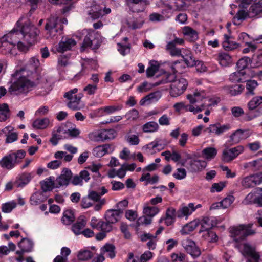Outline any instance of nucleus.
I'll use <instances>...</instances> for the list:
<instances>
[{"instance_id": "nucleus-34", "label": "nucleus", "mask_w": 262, "mask_h": 262, "mask_svg": "<svg viewBox=\"0 0 262 262\" xmlns=\"http://www.w3.org/2000/svg\"><path fill=\"white\" fill-rule=\"evenodd\" d=\"M161 97V93L160 91H156L153 93H151L143 97L140 100V104L141 105H143L147 101H158Z\"/></svg>"}, {"instance_id": "nucleus-8", "label": "nucleus", "mask_w": 262, "mask_h": 262, "mask_svg": "<svg viewBox=\"0 0 262 262\" xmlns=\"http://www.w3.org/2000/svg\"><path fill=\"white\" fill-rule=\"evenodd\" d=\"M187 85L188 82L185 78L175 79L171 84V96L174 97L180 96L186 90Z\"/></svg>"}, {"instance_id": "nucleus-14", "label": "nucleus", "mask_w": 262, "mask_h": 262, "mask_svg": "<svg viewBox=\"0 0 262 262\" xmlns=\"http://www.w3.org/2000/svg\"><path fill=\"white\" fill-rule=\"evenodd\" d=\"M206 166L205 161L191 159L187 164L186 168L192 172H196L202 170Z\"/></svg>"}, {"instance_id": "nucleus-42", "label": "nucleus", "mask_w": 262, "mask_h": 262, "mask_svg": "<svg viewBox=\"0 0 262 262\" xmlns=\"http://www.w3.org/2000/svg\"><path fill=\"white\" fill-rule=\"evenodd\" d=\"M217 60L220 65L223 67H227L232 62L231 56L229 54L225 53L219 54Z\"/></svg>"}, {"instance_id": "nucleus-37", "label": "nucleus", "mask_w": 262, "mask_h": 262, "mask_svg": "<svg viewBox=\"0 0 262 262\" xmlns=\"http://www.w3.org/2000/svg\"><path fill=\"white\" fill-rule=\"evenodd\" d=\"M82 95L79 94L78 95H75L73 99L70 100L67 104V106L69 108L76 110L80 108L79 103L80 102Z\"/></svg>"}, {"instance_id": "nucleus-31", "label": "nucleus", "mask_w": 262, "mask_h": 262, "mask_svg": "<svg viewBox=\"0 0 262 262\" xmlns=\"http://www.w3.org/2000/svg\"><path fill=\"white\" fill-rule=\"evenodd\" d=\"M196 209L193 203H189L188 206L182 207L178 211L177 216L178 217H182L184 216L190 215Z\"/></svg>"}, {"instance_id": "nucleus-33", "label": "nucleus", "mask_w": 262, "mask_h": 262, "mask_svg": "<svg viewBox=\"0 0 262 262\" xmlns=\"http://www.w3.org/2000/svg\"><path fill=\"white\" fill-rule=\"evenodd\" d=\"M111 146L109 144L99 145L95 147L93 150V154L97 157H102L108 152Z\"/></svg>"}, {"instance_id": "nucleus-58", "label": "nucleus", "mask_w": 262, "mask_h": 262, "mask_svg": "<svg viewBox=\"0 0 262 262\" xmlns=\"http://www.w3.org/2000/svg\"><path fill=\"white\" fill-rule=\"evenodd\" d=\"M262 115V107H259L256 110H249L246 113V120L250 121L252 119L260 116Z\"/></svg>"}, {"instance_id": "nucleus-24", "label": "nucleus", "mask_w": 262, "mask_h": 262, "mask_svg": "<svg viewBox=\"0 0 262 262\" xmlns=\"http://www.w3.org/2000/svg\"><path fill=\"white\" fill-rule=\"evenodd\" d=\"M14 45L4 35L0 39V49L4 53H11Z\"/></svg>"}, {"instance_id": "nucleus-55", "label": "nucleus", "mask_w": 262, "mask_h": 262, "mask_svg": "<svg viewBox=\"0 0 262 262\" xmlns=\"http://www.w3.org/2000/svg\"><path fill=\"white\" fill-rule=\"evenodd\" d=\"M62 222L65 225H70L74 220V216L73 213L71 210H67L63 213L62 217Z\"/></svg>"}, {"instance_id": "nucleus-25", "label": "nucleus", "mask_w": 262, "mask_h": 262, "mask_svg": "<svg viewBox=\"0 0 262 262\" xmlns=\"http://www.w3.org/2000/svg\"><path fill=\"white\" fill-rule=\"evenodd\" d=\"M41 189L43 192L51 191L55 187V179L53 177H50L40 182Z\"/></svg>"}, {"instance_id": "nucleus-19", "label": "nucleus", "mask_w": 262, "mask_h": 262, "mask_svg": "<svg viewBox=\"0 0 262 262\" xmlns=\"http://www.w3.org/2000/svg\"><path fill=\"white\" fill-rule=\"evenodd\" d=\"M5 36L14 47L17 45L20 47V45H23V42L20 41V37L22 36L21 30L20 31L13 30Z\"/></svg>"}, {"instance_id": "nucleus-28", "label": "nucleus", "mask_w": 262, "mask_h": 262, "mask_svg": "<svg viewBox=\"0 0 262 262\" xmlns=\"http://www.w3.org/2000/svg\"><path fill=\"white\" fill-rule=\"evenodd\" d=\"M187 98L189 100L191 103H195L199 101H202L203 99L205 101L203 103H205L206 99L205 98V94L204 91L198 92L196 91L194 93L193 95H188ZM206 106L210 105V104H206Z\"/></svg>"}, {"instance_id": "nucleus-1", "label": "nucleus", "mask_w": 262, "mask_h": 262, "mask_svg": "<svg viewBox=\"0 0 262 262\" xmlns=\"http://www.w3.org/2000/svg\"><path fill=\"white\" fill-rule=\"evenodd\" d=\"M35 78L29 79L28 81L25 79L17 80L9 88L8 92L11 94L19 95L26 94L31 89L37 86L40 95L48 94L52 89L51 78L47 75L35 76Z\"/></svg>"}, {"instance_id": "nucleus-52", "label": "nucleus", "mask_w": 262, "mask_h": 262, "mask_svg": "<svg viewBox=\"0 0 262 262\" xmlns=\"http://www.w3.org/2000/svg\"><path fill=\"white\" fill-rule=\"evenodd\" d=\"M45 199L41 192H36L31 196L30 201L32 205L36 206L43 202Z\"/></svg>"}, {"instance_id": "nucleus-12", "label": "nucleus", "mask_w": 262, "mask_h": 262, "mask_svg": "<svg viewBox=\"0 0 262 262\" xmlns=\"http://www.w3.org/2000/svg\"><path fill=\"white\" fill-rule=\"evenodd\" d=\"M72 177V173L71 171L68 168H64L61 174L55 180V187L60 188L68 186Z\"/></svg>"}, {"instance_id": "nucleus-5", "label": "nucleus", "mask_w": 262, "mask_h": 262, "mask_svg": "<svg viewBox=\"0 0 262 262\" xmlns=\"http://www.w3.org/2000/svg\"><path fill=\"white\" fill-rule=\"evenodd\" d=\"M59 17L56 15H52L47 20L45 29L47 34L51 38L55 36L57 33H60L63 27L60 24Z\"/></svg>"}, {"instance_id": "nucleus-64", "label": "nucleus", "mask_w": 262, "mask_h": 262, "mask_svg": "<svg viewBox=\"0 0 262 262\" xmlns=\"http://www.w3.org/2000/svg\"><path fill=\"white\" fill-rule=\"evenodd\" d=\"M157 86L155 83H150L144 81L137 88V91L139 93H145L150 90L153 87Z\"/></svg>"}, {"instance_id": "nucleus-13", "label": "nucleus", "mask_w": 262, "mask_h": 262, "mask_svg": "<svg viewBox=\"0 0 262 262\" xmlns=\"http://www.w3.org/2000/svg\"><path fill=\"white\" fill-rule=\"evenodd\" d=\"M250 136V134L248 131L241 129H237L230 136V139L228 141L229 144L230 145L237 144L241 140L247 138Z\"/></svg>"}, {"instance_id": "nucleus-62", "label": "nucleus", "mask_w": 262, "mask_h": 262, "mask_svg": "<svg viewBox=\"0 0 262 262\" xmlns=\"http://www.w3.org/2000/svg\"><path fill=\"white\" fill-rule=\"evenodd\" d=\"M183 33L184 35L190 37L192 41L195 40L198 38V33L196 31L190 27H185L183 29Z\"/></svg>"}, {"instance_id": "nucleus-51", "label": "nucleus", "mask_w": 262, "mask_h": 262, "mask_svg": "<svg viewBox=\"0 0 262 262\" xmlns=\"http://www.w3.org/2000/svg\"><path fill=\"white\" fill-rule=\"evenodd\" d=\"M202 154L205 159L210 160L215 157L217 150L213 147H207L202 150Z\"/></svg>"}, {"instance_id": "nucleus-16", "label": "nucleus", "mask_w": 262, "mask_h": 262, "mask_svg": "<svg viewBox=\"0 0 262 262\" xmlns=\"http://www.w3.org/2000/svg\"><path fill=\"white\" fill-rule=\"evenodd\" d=\"M153 253L149 251H145L140 257H135L133 253H129L128 255L127 262H148L152 259Z\"/></svg>"}, {"instance_id": "nucleus-21", "label": "nucleus", "mask_w": 262, "mask_h": 262, "mask_svg": "<svg viewBox=\"0 0 262 262\" xmlns=\"http://www.w3.org/2000/svg\"><path fill=\"white\" fill-rule=\"evenodd\" d=\"M76 45V41L72 38H62L59 43L57 50L59 52H64L70 50Z\"/></svg>"}, {"instance_id": "nucleus-59", "label": "nucleus", "mask_w": 262, "mask_h": 262, "mask_svg": "<svg viewBox=\"0 0 262 262\" xmlns=\"http://www.w3.org/2000/svg\"><path fill=\"white\" fill-rule=\"evenodd\" d=\"M258 83L256 81L254 80H248L246 82V88L247 92L246 93L247 95L254 94V90L257 86Z\"/></svg>"}, {"instance_id": "nucleus-45", "label": "nucleus", "mask_w": 262, "mask_h": 262, "mask_svg": "<svg viewBox=\"0 0 262 262\" xmlns=\"http://www.w3.org/2000/svg\"><path fill=\"white\" fill-rule=\"evenodd\" d=\"M150 66L146 70V76L147 77H152L158 71L159 64L157 61L151 60L149 62Z\"/></svg>"}, {"instance_id": "nucleus-53", "label": "nucleus", "mask_w": 262, "mask_h": 262, "mask_svg": "<svg viewBox=\"0 0 262 262\" xmlns=\"http://www.w3.org/2000/svg\"><path fill=\"white\" fill-rule=\"evenodd\" d=\"M262 103V96H256L252 99L248 103L249 110H254Z\"/></svg>"}, {"instance_id": "nucleus-43", "label": "nucleus", "mask_w": 262, "mask_h": 262, "mask_svg": "<svg viewBox=\"0 0 262 262\" xmlns=\"http://www.w3.org/2000/svg\"><path fill=\"white\" fill-rule=\"evenodd\" d=\"M159 128L158 124L155 121L147 122L142 126L143 131L145 133L157 132Z\"/></svg>"}, {"instance_id": "nucleus-11", "label": "nucleus", "mask_w": 262, "mask_h": 262, "mask_svg": "<svg viewBox=\"0 0 262 262\" xmlns=\"http://www.w3.org/2000/svg\"><path fill=\"white\" fill-rule=\"evenodd\" d=\"M181 244L187 252L192 257H197L200 255L201 251L193 241L189 238L184 239L182 241Z\"/></svg>"}, {"instance_id": "nucleus-35", "label": "nucleus", "mask_w": 262, "mask_h": 262, "mask_svg": "<svg viewBox=\"0 0 262 262\" xmlns=\"http://www.w3.org/2000/svg\"><path fill=\"white\" fill-rule=\"evenodd\" d=\"M176 78V76L173 73H165L162 75V78L160 80L155 83V85L158 86L160 84L170 82L172 83Z\"/></svg>"}, {"instance_id": "nucleus-40", "label": "nucleus", "mask_w": 262, "mask_h": 262, "mask_svg": "<svg viewBox=\"0 0 262 262\" xmlns=\"http://www.w3.org/2000/svg\"><path fill=\"white\" fill-rule=\"evenodd\" d=\"M199 224V221L198 220H194L185 225L181 232L182 234H188L189 232L193 231Z\"/></svg>"}, {"instance_id": "nucleus-60", "label": "nucleus", "mask_w": 262, "mask_h": 262, "mask_svg": "<svg viewBox=\"0 0 262 262\" xmlns=\"http://www.w3.org/2000/svg\"><path fill=\"white\" fill-rule=\"evenodd\" d=\"M251 61V59L248 57L245 56L241 58L236 63L238 70L243 71V70L247 67Z\"/></svg>"}, {"instance_id": "nucleus-61", "label": "nucleus", "mask_w": 262, "mask_h": 262, "mask_svg": "<svg viewBox=\"0 0 262 262\" xmlns=\"http://www.w3.org/2000/svg\"><path fill=\"white\" fill-rule=\"evenodd\" d=\"M159 211V209L155 206H145L143 209V213L145 215L152 218Z\"/></svg>"}, {"instance_id": "nucleus-15", "label": "nucleus", "mask_w": 262, "mask_h": 262, "mask_svg": "<svg viewBox=\"0 0 262 262\" xmlns=\"http://www.w3.org/2000/svg\"><path fill=\"white\" fill-rule=\"evenodd\" d=\"M231 128L229 124L221 125L220 123L211 124L207 128L206 131L209 133H213L216 135H220Z\"/></svg>"}, {"instance_id": "nucleus-26", "label": "nucleus", "mask_w": 262, "mask_h": 262, "mask_svg": "<svg viewBox=\"0 0 262 262\" xmlns=\"http://www.w3.org/2000/svg\"><path fill=\"white\" fill-rule=\"evenodd\" d=\"M50 123L48 118H38L35 120L32 123V127L37 129H44L47 128Z\"/></svg>"}, {"instance_id": "nucleus-32", "label": "nucleus", "mask_w": 262, "mask_h": 262, "mask_svg": "<svg viewBox=\"0 0 262 262\" xmlns=\"http://www.w3.org/2000/svg\"><path fill=\"white\" fill-rule=\"evenodd\" d=\"M107 190L104 187H101L97 191L89 190L88 196L89 198L94 201H98L100 200L101 195L107 193Z\"/></svg>"}, {"instance_id": "nucleus-6", "label": "nucleus", "mask_w": 262, "mask_h": 262, "mask_svg": "<svg viewBox=\"0 0 262 262\" xmlns=\"http://www.w3.org/2000/svg\"><path fill=\"white\" fill-rule=\"evenodd\" d=\"M39 31L33 25L25 24L21 28L22 37L24 43L30 46L34 43Z\"/></svg>"}, {"instance_id": "nucleus-48", "label": "nucleus", "mask_w": 262, "mask_h": 262, "mask_svg": "<svg viewBox=\"0 0 262 262\" xmlns=\"http://www.w3.org/2000/svg\"><path fill=\"white\" fill-rule=\"evenodd\" d=\"M93 257V253L89 250L83 249L78 252L77 258L80 261H86Z\"/></svg>"}, {"instance_id": "nucleus-54", "label": "nucleus", "mask_w": 262, "mask_h": 262, "mask_svg": "<svg viewBox=\"0 0 262 262\" xmlns=\"http://www.w3.org/2000/svg\"><path fill=\"white\" fill-rule=\"evenodd\" d=\"M245 75L244 71L238 70L230 75V80L233 82H243L245 81L243 76Z\"/></svg>"}, {"instance_id": "nucleus-7", "label": "nucleus", "mask_w": 262, "mask_h": 262, "mask_svg": "<svg viewBox=\"0 0 262 262\" xmlns=\"http://www.w3.org/2000/svg\"><path fill=\"white\" fill-rule=\"evenodd\" d=\"M101 41L98 35L94 31L88 33L85 36L82 45L81 47V51H84L85 48H90L93 50L98 49L101 45Z\"/></svg>"}, {"instance_id": "nucleus-50", "label": "nucleus", "mask_w": 262, "mask_h": 262, "mask_svg": "<svg viewBox=\"0 0 262 262\" xmlns=\"http://www.w3.org/2000/svg\"><path fill=\"white\" fill-rule=\"evenodd\" d=\"M31 179V177L30 173H24L19 176L18 180L16 182V184L17 187H24L30 182Z\"/></svg>"}, {"instance_id": "nucleus-47", "label": "nucleus", "mask_w": 262, "mask_h": 262, "mask_svg": "<svg viewBox=\"0 0 262 262\" xmlns=\"http://www.w3.org/2000/svg\"><path fill=\"white\" fill-rule=\"evenodd\" d=\"M185 64L187 67H193L196 66L198 60H195L190 51H188L185 55H182Z\"/></svg>"}, {"instance_id": "nucleus-23", "label": "nucleus", "mask_w": 262, "mask_h": 262, "mask_svg": "<svg viewBox=\"0 0 262 262\" xmlns=\"http://www.w3.org/2000/svg\"><path fill=\"white\" fill-rule=\"evenodd\" d=\"M243 167L245 169H250L252 171H257L262 169V158L258 159L244 163Z\"/></svg>"}, {"instance_id": "nucleus-49", "label": "nucleus", "mask_w": 262, "mask_h": 262, "mask_svg": "<svg viewBox=\"0 0 262 262\" xmlns=\"http://www.w3.org/2000/svg\"><path fill=\"white\" fill-rule=\"evenodd\" d=\"M10 116L9 106L7 103L0 104V121H6Z\"/></svg>"}, {"instance_id": "nucleus-29", "label": "nucleus", "mask_w": 262, "mask_h": 262, "mask_svg": "<svg viewBox=\"0 0 262 262\" xmlns=\"http://www.w3.org/2000/svg\"><path fill=\"white\" fill-rule=\"evenodd\" d=\"M262 13V2L259 1L251 6L248 11V17H254Z\"/></svg>"}, {"instance_id": "nucleus-44", "label": "nucleus", "mask_w": 262, "mask_h": 262, "mask_svg": "<svg viewBox=\"0 0 262 262\" xmlns=\"http://www.w3.org/2000/svg\"><path fill=\"white\" fill-rule=\"evenodd\" d=\"M115 246L112 244H107L103 246L101 249V254H106L111 258H113L115 256Z\"/></svg>"}, {"instance_id": "nucleus-4", "label": "nucleus", "mask_w": 262, "mask_h": 262, "mask_svg": "<svg viewBox=\"0 0 262 262\" xmlns=\"http://www.w3.org/2000/svg\"><path fill=\"white\" fill-rule=\"evenodd\" d=\"M39 64L38 59L35 57L31 58L20 72V76L17 80L24 78L28 81V79H31V77L32 78H35L36 75H39L38 69Z\"/></svg>"}, {"instance_id": "nucleus-41", "label": "nucleus", "mask_w": 262, "mask_h": 262, "mask_svg": "<svg viewBox=\"0 0 262 262\" xmlns=\"http://www.w3.org/2000/svg\"><path fill=\"white\" fill-rule=\"evenodd\" d=\"M201 229L200 232L204 231H208L211 229L215 224L212 219L208 217H204L201 222Z\"/></svg>"}, {"instance_id": "nucleus-3", "label": "nucleus", "mask_w": 262, "mask_h": 262, "mask_svg": "<svg viewBox=\"0 0 262 262\" xmlns=\"http://www.w3.org/2000/svg\"><path fill=\"white\" fill-rule=\"evenodd\" d=\"M26 155L23 150H19L16 152H12L4 156L0 160V166L5 169L10 170L21 162Z\"/></svg>"}, {"instance_id": "nucleus-39", "label": "nucleus", "mask_w": 262, "mask_h": 262, "mask_svg": "<svg viewBox=\"0 0 262 262\" xmlns=\"http://www.w3.org/2000/svg\"><path fill=\"white\" fill-rule=\"evenodd\" d=\"M185 64L182 61H175L171 66V69L174 74L176 73H183L185 71Z\"/></svg>"}, {"instance_id": "nucleus-63", "label": "nucleus", "mask_w": 262, "mask_h": 262, "mask_svg": "<svg viewBox=\"0 0 262 262\" xmlns=\"http://www.w3.org/2000/svg\"><path fill=\"white\" fill-rule=\"evenodd\" d=\"M155 148H159L158 149L159 150L164 148V145L162 144L161 140L160 139H156L153 142H151V143L144 146V148L147 150L150 148L154 149Z\"/></svg>"}, {"instance_id": "nucleus-56", "label": "nucleus", "mask_w": 262, "mask_h": 262, "mask_svg": "<svg viewBox=\"0 0 262 262\" xmlns=\"http://www.w3.org/2000/svg\"><path fill=\"white\" fill-rule=\"evenodd\" d=\"M101 138L102 141L106 140H110L114 139L116 136V132L115 130L111 129H104L101 131Z\"/></svg>"}, {"instance_id": "nucleus-30", "label": "nucleus", "mask_w": 262, "mask_h": 262, "mask_svg": "<svg viewBox=\"0 0 262 262\" xmlns=\"http://www.w3.org/2000/svg\"><path fill=\"white\" fill-rule=\"evenodd\" d=\"M237 248L244 255L249 256L255 249L247 243L236 244Z\"/></svg>"}, {"instance_id": "nucleus-9", "label": "nucleus", "mask_w": 262, "mask_h": 262, "mask_svg": "<svg viewBox=\"0 0 262 262\" xmlns=\"http://www.w3.org/2000/svg\"><path fill=\"white\" fill-rule=\"evenodd\" d=\"M262 183V174L260 172L250 174L242 178L241 185L245 188L254 187Z\"/></svg>"}, {"instance_id": "nucleus-20", "label": "nucleus", "mask_w": 262, "mask_h": 262, "mask_svg": "<svg viewBox=\"0 0 262 262\" xmlns=\"http://www.w3.org/2000/svg\"><path fill=\"white\" fill-rule=\"evenodd\" d=\"M14 128L11 126H8L2 130L1 134H4L6 136V142L7 143H12L18 139V135L15 132H12Z\"/></svg>"}, {"instance_id": "nucleus-10", "label": "nucleus", "mask_w": 262, "mask_h": 262, "mask_svg": "<svg viewBox=\"0 0 262 262\" xmlns=\"http://www.w3.org/2000/svg\"><path fill=\"white\" fill-rule=\"evenodd\" d=\"M244 150L241 145L231 148H226L223 150L222 160L225 162H230L236 158Z\"/></svg>"}, {"instance_id": "nucleus-57", "label": "nucleus", "mask_w": 262, "mask_h": 262, "mask_svg": "<svg viewBox=\"0 0 262 262\" xmlns=\"http://www.w3.org/2000/svg\"><path fill=\"white\" fill-rule=\"evenodd\" d=\"M166 49L169 52L172 56H182V51L180 49L173 46L172 43H168L166 46Z\"/></svg>"}, {"instance_id": "nucleus-36", "label": "nucleus", "mask_w": 262, "mask_h": 262, "mask_svg": "<svg viewBox=\"0 0 262 262\" xmlns=\"http://www.w3.org/2000/svg\"><path fill=\"white\" fill-rule=\"evenodd\" d=\"M89 15L93 20L99 18L100 16H103L102 8L99 5H94L89 12Z\"/></svg>"}, {"instance_id": "nucleus-38", "label": "nucleus", "mask_w": 262, "mask_h": 262, "mask_svg": "<svg viewBox=\"0 0 262 262\" xmlns=\"http://www.w3.org/2000/svg\"><path fill=\"white\" fill-rule=\"evenodd\" d=\"M86 221L84 219H79L76 223L74 224L72 227V231L76 234H80L82 232V229L85 227Z\"/></svg>"}, {"instance_id": "nucleus-22", "label": "nucleus", "mask_w": 262, "mask_h": 262, "mask_svg": "<svg viewBox=\"0 0 262 262\" xmlns=\"http://www.w3.org/2000/svg\"><path fill=\"white\" fill-rule=\"evenodd\" d=\"M224 41L223 42V47L224 49L226 51H231L238 48L240 44L237 43L235 41L231 40V37L225 34L224 35Z\"/></svg>"}, {"instance_id": "nucleus-2", "label": "nucleus", "mask_w": 262, "mask_h": 262, "mask_svg": "<svg viewBox=\"0 0 262 262\" xmlns=\"http://www.w3.org/2000/svg\"><path fill=\"white\" fill-rule=\"evenodd\" d=\"M251 224L239 225L230 228L231 237L236 244H239L245 240L249 235L255 234V232L251 229Z\"/></svg>"}, {"instance_id": "nucleus-46", "label": "nucleus", "mask_w": 262, "mask_h": 262, "mask_svg": "<svg viewBox=\"0 0 262 262\" xmlns=\"http://www.w3.org/2000/svg\"><path fill=\"white\" fill-rule=\"evenodd\" d=\"M19 248L26 252H30L33 246L32 241L27 238H23L19 243Z\"/></svg>"}, {"instance_id": "nucleus-27", "label": "nucleus", "mask_w": 262, "mask_h": 262, "mask_svg": "<svg viewBox=\"0 0 262 262\" xmlns=\"http://www.w3.org/2000/svg\"><path fill=\"white\" fill-rule=\"evenodd\" d=\"M261 192V188H257L254 191L250 192L246 195L243 203L245 205L255 204L257 194H259Z\"/></svg>"}, {"instance_id": "nucleus-18", "label": "nucleus", "mask_w": 262, "mask_h": 262, "mask_svg": "<svg viewBox=\"0 0 262 262\" xmlns=\"http://www.w3.org/2000/svg\"><path fill=\"white\" fill-rule=\"evenodd\" d=\"M147 4L145 0H129L128 2L130 9L133 12L143 11Z\"/></svg>"}, {"instance_id": "nucleus-17", "label": "nucleus", "mask_w": 262, "mask_h": 262, "mask_svg": "<svg viewBox=\"0 0 262 262\" xmlns=\"http://www.w3.org/2000/svg\"><path fill=\"white\" fill-rule=\"evenodd\" d=\"M123 211L121 209H110L105 214V219L113 224L117 223L120 219Z\"/></svg>"}]
</instances>
